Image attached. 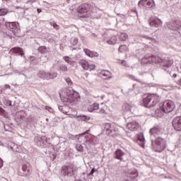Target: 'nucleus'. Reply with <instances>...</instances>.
<instances>
[{"label":"nucleus","instance_id":"20","mask_svg":"<svg viewBox=\"0 0 181 181\" xmlns=\"http://www.w3.org/2000/svg\"><path fill=\"white\" fill-rule=\"evenodd\" d=\"M11 53H18V54L21 57L25 56V52L21 47H13L10 50Z\"/></svg>","mask_w":181,"mask_h":181},{"label":"nucleus","instance_id":"44","mask_svg":"<svg viewBox=\"0 0 181 181\" xmlns=\"http://www.w3.org/2000/svg\"><path fill=\"white\" fill-rule=\"evenodd\" d=\"M173 77L174 78H176V77H177V74H174L173 75Z\"/></svg>","mask_w":181,"mask_h":181},{"label":"nucleus","instance_id":"25","mask_svg":"<svg viewBox=\"0 0 181 181\" xmlns=\"http://www.w3.org/2000/svg\"><path fill=\"white\" fill-rule=\"evenodd\" d=\"M163 114H165V112H163V110H162V107H160L159 108L156 110V117H163Z\"/></svg>","mask_w":181,"mask_h":181},{"label":"nucleus","instance_id":"5","mask_svg":"<svg viewBox=\"0 0 181 181\" xmlns=\"http://www.w3.org/2000/svg\"><path fill=\"white\" fill-rule=\"evenodd\" d=\"M162 62H163V59L160 58V57L149 54L146 55L141 59L143 64H153V63H162Z\"/></svg>","mask_w":181,"mask_h":181},{"label":"nucleus","instance_id":"38","mask_svg":"<svg viewBox=\"0 0 181 181\" xmlns=\"http://www.w3.org/2000/svg\"><path fill=\"white\" fill-rule=\"evenodd\" d=\"M66 81L69 86H71V84H73V83L71 82V79H70L69 78H67L66 79Z\"/></svg>","mask_w":181,"mask_h":181},{"label":"nucleus","instance_id":"42","mask_svg":"<svg viewBox=\"0 0 181 181\" xmlns=\"http://www.w3.org/2000/svg\"><path fill=\"white\" fill-rule=\"evenodd\" d=\"M147 39H148L149 40H151L152 42H155L156 43H157V42H156V40H153V38H152V37H147Z\"/></svg>","mask_w":181,"mask_h":181},{"label":"nucleus","instance_id":"17","mask_svg":"<svg viewBox=\"0 0 181 181\" xmlns=\"http://www.w3.org/2000/svg\"><path fill=\"white\" fill-rule=\"evenodd\" d=\"M145 2H147L146 3V5L148 6H151V8H152L153 9V8H155V6H156V4H155V1L153 0H141L139 2V5H144V4H145Z\"/></svg>","mask_w":181,"mask_h":181},{"label":"nucleus","instance_id":"40","mask_svg":"<svg viewBox=\"0 0 181 181\" xmlns=\"http://www.w3.org/2000/svg\"><path fill=\"white\" fill-rule=\"evenodd\" d=\"M94 172H95V168H93V169L91 170L90 173V175H94Z\"/></svg>","mask_w":181,"mask_h":181},{"label":"nucleus","instance_id":"45","mask_svg":"<svg viewBox=\"0 0 181 181\" xmlns=\"http://www.w3.org/2000/svg\"><path fill=\"white\" fill-rule=\"evenodd\" d=\"M37 11L38 13H40L42 12V9H40V8H37Z\"/></svg>","mask_w":181,"mask_h":181},{"label":"nucleus","instance_id":"7","mask_svg":"<svg viewBox=\"0 0 181 181\" xmlns=\"http://www.w3.org/2000/svg\"><path fill=\"white\" fill-rule=\"evenodd\" d=\"M6 26L13 32V35H18L21 32L19 23L16 22L6 23Z\"/></svg>","mask_w":181,"mask_h":181},{"label":"nucleus","instance_id":"16","mask_svg":"<svg viewBox=\"0 0 181 181\" xmlns=\"http://www.w3.org/2000/svg\"><path fill=\"white\" fill-rule=\"evenodd\" d=\"M22 172H18L19 176H28L30 173V167L26 164L22 165Z\"/></svg>","mask_w":181,"mask_h":181},{"label":"nucleus","instance_id":"29","mask_svg":"<svg viewBox=\"0 0 181 181\" xmlns=\"http://www.w3.org/2000/svg\"><path fill=\"white\" fill-rule=\"evenodd\" d=\"M76 151H78V152H84V148L81 144H77L76 146Z\"/></svg>","mask_w":181,"mask_h":181},{"label":"nucleus","instance_id":"23","mask_svg":"<svg viewBox=\"0 0 181 181\" xmlns=\"http://www.w3.org/2000/svg\"><path fill=\"white\" fill-rule=\"evenodd\" d=\"M128 180H122V181H138L136 177H138V174L134 173L133 174H129L127 175Z\"/></svg>","mask_w":181,"mask_h":181},{"label":"nucleus","instance_id":"12","mask_svg":"<svg viewBox=\"0 0 181 181\" xmlns=\"http://www.w3.org/2000/svg\"><path fill=\"white\" fill-rule=\"evenodd\" d=\"M173 127L175 131L181 132V116L173 119Z\"/></svg>","mask_w":181,"mask_h":181},{"label":"nucleus","instance_id":"30","mask_svg":"<svg viewBox=\"0 0 181 181\" xmlns=\"http://www.w3.org/2000/svg\"><path fill=\"white\" fill-rule=\"evenodd\" d=\"M8 13V9L6 8H1L0 9V16H5Z\"/></svg>","mask_w":181,"mask_h":181},{"label":"nucleus","instance_id":"19","mask_svg":"<svg viewBox=\"0 0 181 181\" xmlns=\"http://www.w3.org/2000/svg\"><path fill=\"white\" fill-rule=\"evenodd\" d=\"M137 141L139 143V145L141 147V148H145V137H144V134L140 133L139 134H137Z\"/></svg>","mask_w":181,"mask_h":181},{"label":"nucleus","instance_id":"49","mask_svg":"<svg viewBox=\"0 0 181 181\" xmlns=\"http://www.w3.org/2000/svg\"><path fill=\"white\" fill-rule=\"evenodd\" d=\"M180 84L181 85V79H180Z\"/></svg>","mask_w":181,"mask_h":181},{"label":"nucleus","instance_id":"28","mask_svg":"<svg viewBox=\"0 0 181 181\" xmlns=\"http://www.w3.org/2000/svg\"><path fill=\"white\" fill-rule=\"evenodd\" d=\"M46 72L45 71H40L38 73V77H40V78H46Z\"/></svg>","mask_w":181,"mask_h":181},{"label":"nucleus","instance_id":"34","mask_svg":"<svg viewBox=\"0 0 181 181\" xmlns=\"http://www.w3.org/2000/svg\"><path fill=\"white\" fill-rule=\"evenodd\" d=\"M50 25H51V26H53V28H54V29H56L57 30H59V25H57V23L52 22V23H50Z\"/></svg>","mask_w":181,"mask_h":181},{"label":"nucleus","instance_id":"39","mask_svg":"<svg viewBox=\"0 0 181 181\" xmlns=\"http://www.w3.org/2000/svg\"><path fill=\"white\" fill-rule=\"evenodd\" d=\"M5 114V110L0 107V115H4Z\"/></svg>","mask_w":181,"mask_h":181},{"label":"nucleus","instance_id":"8","mask_svg":"<svg viewBox=\"0 0 181 181\" xmlns=\"http://www.w3.org/2000/svg\"><path fill=\"white\" fill-rule=\"evenodd\" d=\"M79 64L83 70L88 71H93V70L95 69V65L94 64H89L86 59H81L79 61Z\"/></svg>","mask_w":181,"mask_h":181},{"label":"nucleus","instance_id":"13","mask_svg":"<svg viewBox=\"0 0 181 181\" xmlns=\"http://www.w3.org/2000/svg\"><path fill=\"white\" fill-rule=\"evenodd\" d=\"M162 20L158 18L149 19V25L150 26H153V28H159V26H162Z\"/></svg>","mask_w":181,"mask_h":181},{"label":"nucleus","instance_id":"35","mask_svg":"<svg viewBox=\"0 0 181 181\" xmlns=\"http://www.w3.org/2000/svg\"><path fill=\"white\" fill-rule=\"evenodd\" d=\"M60 70H61L62 71H68L69 69L67 68V66L62 64V65H61V66H60Z\"/></svg>","mask_w":181,"mask_h":181},{"label":"nucleus","instance_id":"36","mask_svg":"<svg viewBox=\"0 0 181 181\" xmlns=\"http://www.w3.org/2000/svg\"><path fill=\"white\" fill-rule=\"evenodd\" d=\"M119 52H124V50H127V45H121L119 47Z\"/></svg>","mask_w":181,"mask_h":181},{"label":"nucleus","instance_id":"33","mask_svg":"<svg viewBox=\"0 0 181 181\" xmlns=\"http://www.w3.org/2000/svg\"><path fill=\"white\" fill-rule=\"evenodd\" d=\"M64 60H65L66 63H69V64H73V61L67 56L64 57Z\"/></svg>","mask_w":181,"mask_h":181},{"label":"nucleus","instance_id":"47","mask_svg":"<svg viewBox=\"0 0 181 181\" xmlns=\"http://www.w3.org/2000/svg\"><path fill=\"white\" fill-rule=\"evenodd\" d=\"M42 139H45L46 141L47 139V138L46 136H42Z\"/></svg>","mask_w":181,"mask_h":181},{"label":"nucleus","instance_id":"4","mask_svg":"<svg viewBox=\"0 0 181 181\" xmlns=\"http://www.w3.org/2000/svg\"><path fill=\"white\" fill-rule=\"evenodd\" d=\"M103 131L105 132L106 135L112 136V138H116L119 135V130L117 124L112 123H105L103 124Z\"/></svg>","mask_w":181,"mask_h":181},{"label":"nucleus","instance_id":"14","mask_svg":"<svg viewBox=\"0 0 181 181\" xmlns=\"http://www.w3.org/2000/svg\"><path fill=\"white\" fill-rule=\"evenodd\" d=\"M62 172L64 175H70L74 172V165L69 164L68 165L62 166Z\"/></svg>","mask_w":181,"mask_h":181},{"label":"nucleus","instance_id":"27","mask_svg":"<svg viewBox=\"0 0 181 181\" xmlns=\"http://www.w3.org/2000/svg\"><path fill=\"white\" fill-rule=\"evenodd\" d=\"M128 37H129L128 34L125 33H122L120 34L119 37V40H120L122 42H125V40H127Z\"/></svg>","mask_w":181,"mask_h":181},{"label":"nucleus","instance_id":"2","mask_svg":"<svg viewBox=\"0 0 181 181\" xmlns=\"http://www.w3.org/2000/svg\"><path fill=\"white\" fill-rule=\"evenodd\" d=\"M93 9L94 7L91 4L83 3L77 8L78 15L80 18H90L93 12Z\"/></svg>","mask_w":181,"mask_h":181},{"label":"nucleus","instance_id":"26","mask_svg":"<svg viewBox=\"0 0 181 181\" xmlns=\"http://www.w3.org/2000/svg\"><path fill=\"white\" fill-rule=\"evenodd\" d=\"M117 40L118 38L117 36H112L109 40L107 41V43H108V45H115Z\"/></svg>","mask_w":181,"mask_h":181},{"label":"nucleus","instance_id":"9","mask_svg":"<svg viewBox=\"0 0 181 181\" xmlns=\"http://www.w3.org/2000/svg\"><path fill=\"white\" fill-rule=\"evenodd\" d=\"M156 145L157 148V152H162L166 148V144L165 140L161 138H158L156 140Z\"/></svg>","mask_w":181,"mask_h":181},{"label":"nucleus","instance_id":"15","mask_svg":"<svg viewBox=\"0 0 181 181\" xmlns=\"http://www.w3.org/2000/svg\"><path fill=\"white\" fill-rule=\"evenodd\" d=\"M99 74L104 80H110V78H112V74L108 70H102Z\"/></svg>","mask_w":181,"mask_h":181},{"label":"nucleus","instance_id":"6","mask_svg":"<svg viewBox=\"0 0 181 181\" xmlns=\"http://www.w3.org/2000/svg\"><path fill=\"white\" fill-rule=\"evenodd\" d=\"M161 107L165 114H169L175 110V103L172 100H165Z\"/></svg>","mask_w":181,"mask_h":181},{"label":"nucleus","instance_id":"48","mask_svg":"<svg viewBox=\"0 0 181 181\" xmlns=\"http://www.w3.org/2000/svg\"><path fill=\"white\" fill-rule=\"evenodd\" d=\"M102 114H104V112H105V110H101L100 112Z\"/></svg>","mask_w":181,"mask_h":181},{"label":"nucleus","instance_id":"32","mask_svg":"<svg viewBox=\"0 0 181 181\" xmlns=\"http://www.w3.org/2000/svg\"><path fill=\"white\" fill-rule=\"evenodd\" d=\"M88 132H90V130H88V131H86L83 133H81L80 134L76 135L74 136V138H76V139H80V136H83L86 135V134H88Z\"/></svg>","mask_w":181,"mask_h":181},{"label":"nucleus","instance_id":"21","mask_svg":"<svg viewBox=\"0 0 181 181\" xmlns=\"http://www.w3.org/2000/svg\"><path fill=\"white\" fill-rule=\"evenodd\" d=\"M83 52L87 54L89 57H98L100 56L98 52H93L88 49H84Z\"/></svg>","mask_w":181,"mask_h":181},{"label":"nucleus","instance_id":"41","mask_svg":"<svg viewBox=\"0 0 181 181\" xmlns=\"http://www.w3.org/2000/svg\"><path fill=\"white\" fill-rule=\"evenodd\" d=\"M4 166V161H2V159L0 158V168H2Z\"/></svg>","mask_w":181,"mask_h":181},{"label":"nucleus","instance_id":"37","mask_svg":"<svg viewBox=\"0 0 181 181\" xmlns=\"http://www.w3.org/2000/svg\"><path fill=\"white\" fill-rule=\"evenodd\" d=\"M65 108H66V106H59V110H62L64 112V114L67 112L64 111Z\"/></svg>","mask_w":181,"mask_h":181},{"label":"nucleus","instance_id":"10","mask_svg":"<svg viewBox=\"0 0 181 181\" xmlns=\"http://www.w3.org/2000/svg\"><path fill=\"white\" fill-rule=\"evenodd\" d=\"M126 128L129 131H132V132L138 131V129H139V123H138V122L135 120H133L127 123Z\"/></svg>","mask_w":181,"mask_h":181},{"label":"nucleus","instance_id":"46","mask_svg":"<svg viewBox=\"0 0 181 181\" xmlns=\"http://www.w3.org/2000/svg\"><path fill=\"white\" fill-rule=\"evenodd\" d=\"M5 88H11V86H9V85H6V86H5Z\"/></svg>","mask_w":181,"mask_h":181},{"label":"nucleus","instance_id":"43","mask_svg":"<svg viewBox=\"0 0 181 181\" xmlns=\"http://www.w3.org/2000/svg\"><path fill=\"white\" fill-rule=\"evenodd\" d=\"M45 110H47L48 111H52V110H53V109H52V107H46Z\"/></svg>","mask_w":181,"mask_h":181},{"label":"nucleus","instance_id":"11","mask_svg":"<svg viewBox=\"0 0 181 181\" xmlns=\"http://www.w3.org/2000/svg\"><path fill=\"white\" fill-rule=\"evenodd\" d=\"M115 159H118L120 162H125L127 154H125L122 150L117 149L115 153Z\"/></svg>","mask_w":181,"mask_h":181},{"label":"nucleus","instance_id":"24","mask_svg":"<svg viewBox=\"0 0 181 181\" xmlns=\"http://www.w3.org/2000/svg\"><path fill=\"white\" fill-rule=\"evenodd\" d=\"M98 108H100V105L93 103L88 107V111H89V112H93V111H95V110H98Z\"/></svg>","mask_w":181,"mask_h":181},{"label":"nucleus","instance_id":"18","mask_svg":"<svg viewBox=\"0 0 181 181\" xmlns=\"http://www.w3.org/2000/svg\"><path fill=\"white\" fill-rule=\"evenodd\" d=\"M162 132V129L159 127V126H155L152 129H150V134L153 135V136H156V135H159Z\"/></svg>","mask_w":181,"mask_h":181},{"label":"nucleus","instance_id":"3","mask_svg":"<svg viewBox=\"0 0 181 181\" xmlns=\"http://www.w3.org/2000/svg\"><path fill=\"white\" fill-rule=\"evenodd\" d=\"M158 103H159V95L155 93L147 94V95L143 98V104L144 107L147 108L155 107Z\"/></svg>","mask_w":181,"mask_h":181},{"label":"nucleus","instance_id":"22","mask_svg":"<svg viewBox=\"0 0 181 181\" xmlns=\"http://www.w3.org/2000/svg\"><path fill=\"white\" fill-rule=\"evenodd\" d=\"M161 63H163V66H164V67H170L172 64H173V60L170 58H165V59H163Z\"/></svg>","mask_w":181,"mask_h":181},{"label":"nucleus","instance_id":"50","mask_svg":"<svg viewBox=\"0 0 181 181\" xmlns=\"http://www.w3.org/2000/svg\"><path fill=\"white\" fill-rule=\"evenodd\" d=\"M0 144H1V140H0Z\"/></svg>","mask_w":181,"mask_h":181},{"label":"nucleus","instance_id":"1","mask_svg":"<svg viewBox=\"0 0 181 181\" xmlns=\"http://www.w3.org/2000/svg\"><path fill=\"white\" fill-rule=\"evenodd\" d=\"M60 98L63 103L74 104V103H77L80 100V96L78 93L66 89L64 93L60 94Z\"/></svg>","mask_w":181,"mask_h":181},{"label":"nucleus","instance_id":"31","mask_svg":"<svg viewBox=\"0 0 181 181\" xmlns=\"http://www.w3.org/2000/svg\"><path fill=\"white\" fill-rule=\"evenodd\" d=\"M78 117H80L81 121H89L90 117H88L86 115H81L78 116Z\"/></svg>","mask_w":181,"mask_h":181}]
</instances>
